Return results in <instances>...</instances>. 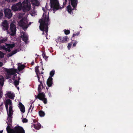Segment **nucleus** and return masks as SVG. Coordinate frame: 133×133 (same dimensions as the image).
I'll return each instance as SVG.
<instances>
[{
	"mask_svg": "<svg viewBox=\"0 0 133 133\" xmlns=\"http://www.w3.org/2000/svg\"><path fill=\"white\" fill-rule=\"evenodd\" d=\"M43 18L40 19L39 21L40 23L39 28L40 30L44 32L45 31L46 34L48 31V26L50 24L49 16H46V14L44 13L43 15Z\"/></svg>",
	"mask_w": 133,
	"mask_h": 133,
	"instance_id": "obj_1",
	"label": "nucleus"
},
{
	"mask_svg": "<svg viewBox=\"0 0 133 133\" xmlns=\"http://www.w3.org/2000/svg\"><path fill=\"white\" fill-rule=\"evenodd\" d=\"M5 45H0V48L2 50H4L6 52L8 51L9 52L11 51V49L15 47V44L14 43L7 44L5 43Z\"/></svg>",
	"mask_w": 133,
	"mask_h": 133,
	"instance_id": "obj_2",
	"label": "nucleus"
},
{
	"mask_svg": "<svg viewBox=\"0 0 133 133\" xmlns=\"http://www.w3.org/2000/svg\"><path fill=\"white\" fill-rule=\"evenodd\" d=\"M50 7L54 12L59 9V5L58 0H50Z\"/></svg>",
	"mask_w": 133,
	"mask_h": 133,
	"instance_id": "obj_3",
	"label": "nucleus"
},
{
	"mask_svg": "<svg viewBox=\"0 0 133 133\" xmlns=\"http://www.w3.org/2000/svg\"><path fill=\"white\" fill-rule=\"evenodd\" d=\"M5 71L7 73L6 77L7 79L10 78L11 76L14 75L15 73H17L18 74H19V73L17 72V69L13 68L9 69L6 68Z\"/></svg>",
	"mask_w": 133,
	"mask_h": 133,
	"instance_id": "obj_4",
	"label": "nucleus"
},
{
	"mask_svg": "<svg viewBox=\"0 0 133 133\" xmlns=\"http://www.w3.org/2000/svg\"><path fill=\"white\" fill-rule=\"evenodd\" d=\"M23 7V12H25L29 11L31 8L30 4L28 0H25L22 3Z\"/></svg>",
	"mask_w": 133,
	"mask_h": 133,
	"instance_id": "obj_5",
	"label": "nucleus"
},
{
	"mask_svg": "<svg viewBox=\"0 0 133 133\" xmlns=\"http://www.w3.org/2000/svg\"><path fill=\"white\" fill-rule=\"evenodd\" d=\"M12 10L15 11H20L22 9L23 10L22 4L21 2H19L16 4L12 5L11 7Z\"/></svg>",
	"mask_w": 133,
	"mask_h": 133,
	"instance_id": "obj_6",
	"label": "nucleus"
},
{
	"mask_svg": "<svg viewBox=\"0 0 133 133\" xmlns=\"http://www.w3.org/2000/svg\"><path fill=\"white\" fill-rule=\"evenodd\" d=\"M11 133H25V131L22 127L19 126L15 127L13 129H11Z\"/></svg>",
	"mask_w": 133,
	"mask_h": 133,
	"instance_id": "obj_7",
	"label": "nucleus"
},
{
	"mask_svg": "<svg viewBox=\"0 0 133 133\" xmlns=\"http://www.w3.org/2000/svg\"><path fill=\"white\" fill-rule=\"evenodd\" d=\"M10 32H8V33L11 36H14L16 35V25L13 23H11L10 25Z\"/></svg>",
	"mask_w": 133,
	"mask_h": 133,
	"instance_id": "obj_8",
	"label": "nucleus"
},
{
	"mask_svg": "<svg viewBox=\"0 0 133 133\" xmlns=\"http://www.w3.org/2000/svg\"><path fill=\"white\" fill-rule=\"evenodd\" d=\"M36 99L38 98L40 100L42 101L44 103L46 104L47 103V99L45 98V96L44 92H42V93H38L37 96L35 95Z\"/></svg>",
	"mask_w": 133,
	"mask_h": 133,
	"instance_id": "obj_9",
	"label": "nucleus"
},
{
	"mask_svg": "<svg viewBox=\"0 0 133 133\" xmlns=\"http://www.w3.org/2000/svg\"><path fill=\"white\" fill-rule=\"evenodd\" d=\"M4 13L5 17L8 19H10L12 16V14L11 10L8 9H5Z\"/></svg>",
	"mask_w": 133,
	"mask_h": 133,
	"instance_id": "obj_10",
	"label": "nucleus"
},
{
	"mask_svg": "<svg viewBox=\"0 0 133 133\" xmlns=\"http://www.w3.org/2000/svg\"><path fill=\"white\" fill-rule=\"evenodd\" d=\"M31 24V22H30L28 24H27L26 23H25L22 20H21L19 23L20 26L22 28L24 31L27 29L28 26L30 25Z\"/></svg>",
	"mask_w": 133,
	"mask_h": 133,
	"instance_id": "obj_11",
	"label": "nucleus"
},
{
	"mask_svg": "<svg viewBox=\"0 0 133 133\" xmlns=\"http://www.w3.org/2000/svg\"><path fill=\"white\" fill-rule=\"evenodd\" d=\"M1 26L3 30L7 31L9 28V25L7 21L6 20L3 21L2 22Z\"/></svg>",
	"mask_w": 133,
	"mask_h": 133,
	"instance_id": "obj_12",
	"label": "nucleus"
},
{
	"mask_svg": "<svg viewBox=\"0 0 133 133\" xmlns=\"http://www.w3.org/2000/svg\"><path fill=\"white\" fill-rule=\"evenodd\" d=\"M53 83V79L52 77H49L47 79L46 82V84L49 87H51L52 86Z\"/></svg>",
	"mask_w": 133,
	"mask_h": 133,
	"instance_id": "obj_13",
	"label": "nucleus"
},
{
	"mask_svg": "<svg viewBox=\"0 0 133 133\" xmlns=\"http://www.w3.org/2000/svg\"><path fill=\"white\" fill-rule=\"evenodd\" d=\"M71 5L74 8H76L78 3L77 0H70Z\"/></svg>",
	"mask_w": 133,
	"mask_h": 133,
	"instance_id": "obj_14",
	"label": "nucleus"
},
{
	"mask_svg": "<svg viewBox=\"0 0 133 133\" xmlns=\"http://www.w3.org/2000/svg\"><path fill=\"white\" fill-rule=\"evenodd\" d=\"M18 107L20 109V111L24 113L25 112V108L24 106L21 102H19Z\"/></svg>",
	"mask_w": 133,
	"mask_h": 133,
	"instance_id": "obj_15",
	"label": "nucleus"
},
{
	"mask_svg": "<svg viewBox=\"0 0 133 133\" xmlns=\"http://www.w3.org/2000/svg\"><path fill=\"white\" fill-rule=\"evenodd\" d=\"M22 32L23 33V35H22V40L26 43L28 41V36L25 35V33L23 31Z\"/></svg>",
	"mask_w": 133,
	"mask_h": 133,
	"instance_id": "obj_16",
	"label": "nucleus"
},
{
	"mask_svg": "<svg viewBox=\"0 0 133 133\" xmlns=\"http://www.w3.org/2000/svg\"><path fill=\"white\" fill-rule=\"evenodd\" d=\"M33 125L34 128L37 130H39L41 128V126L39 123H37L36 124H34Z\"/></svg>",
	"mask_w": 133,
	"mask_h": 133,
	"instance_id": "obj_17",
	"label": "nucleus"
},
{
	"mask_svg": "<svg viewBox=\"0 0 133 133\" xmlns=\"http://www.w3.org/2000/svg\"><path fill=\"white\" fill-rule=\"evenodd\" d=\"M6 95L8 97L11 99H14L15 97L14 94L13 93H11L10 92L7 93Z\"/></svg>",
	"mask_w": 133,
	"mask_h": 133,
	"instance_id": "obj_18",
	"label": "nucleus"
},
{
	"mask_svg": "<svg viewBox=\"0 0 133 133\" xmlns=\"http://www.w3.org/2000/svg\"><path fill=\"white\" fill-rule=\"evenodd\" d=\"M17 52V49L15 50H14L12 51L11 52L8 54L7 55V56L8 57H11L14 54L16 53Z\"/></svg>",
	"mask_w": 133,
	"mask_h": 133,
	"instance_id": "obj_19",
	"label": "nucleus"
},
{
	"mask_svg": "<svg viewBox=\"0 0 133 133\" xmlns=\"http://www.w3.org/2000/svg\"><path fill=\"white\" fill-rule=\"evenodd\" d=\"M25 67L26 66L23 65H19L18 66V70L19 71H20L24 69Z\"/></svg>",
	"mask_w": 133,
	"mask_h": 133,
	"instance_id": "obj_20",
	"label": "nucleus"
},
{
	"mask_svg": "<svg viewBox=\"0 0 133 133\" xmlns=\"http://www.w3.org/2000/svg\"><path fill=\"white\" fill-rule=\"evenodd\" d=\"M4 81V77L3 76H1L0 77V84L1 85L3 86Z\"/></svg>",
	"mask_w": 133,
	"mask_h": 133,
	"instance_id": "obj_21",
	"label": "nucleus"
},
{
	"mask_svg": "<svg viewBox=\"0 0 133 133\" xmlns=\"http://www.w3.org/2000/svg\"><path fill=\"white\" fill-rule=\"evenodd\" d=\"M69 38L67 36L63 37L62 39V43H63L65 42H66L68 41L69 40Z\"/></svg>",
	"mask_w": 133,
	"mask_h": 133,
	"instance_id": "obj_22",
	"label": "nucleus"
},
{
	"mask_svg": "<svg viewBox=\"0 0 133 133\" xmlns=\"http://www.w3.org/2000/svg\"><path fill=\"white\" fill-rule=\"evenodd\" d=\"M39 67V66H37L35 67V72L36 74L37 75H38V74L40 75V73L39 70L38 69V68Z\"/></svg>",
	"mask_w": 133,
	"mask_h": 133,
	"instance_id": "obj_23",
	"label": "nucleus"
},
{
	"mask_svg": "<svg viewBox=\"0 0 133 133\" xmlns=\"http://www.w3.org/2000/svg\"><path fill=\"white\" fill-rule=\"evenodd\" d=\"M56 41L57 43H62V38L61 37L58 36L57 39L55 40Z\"/></svg>",
	"mask_w": 133,
	"mask_h": 133,
	"instance_id": "obj_24",
	"label": "nucleus"
},
{
	"mask_svg": "<svg viewBox=\"0 0 133 133\" xmlns=\"http://www.w3.org/2000/svg\"><path fill=\"white\" fill-rule=\"evenodd\" d=\"M67 8L68 10V11L69 12V13H71V11L72 10H74L75 8H74L72 9L71 6L69 5L67 6Z\"/></svg>",
	"mask_w": 133,
	"mask_h": 133,
	"instance_id": "obj_25",
	"label": "nucleus"
},
{
	"mask_svg": "<svg viewBox=\"0 0 133 133\" xmlns=\"http://www.w3.org/2000/svg\"><path fill=\"white\" fill-rule=\"evenodd\" d=\"M5 104L8 105H12L11 101L9 99H7L6 101Z\"/></svg>",
	"mask_w": 133,
	"mask_h": 133,
	"instance_id": "obj_26",
	"label": "nucleus"
},
{
	"mask_svg": "<svg viewBox=\"0 0 133 133\" xmlns=\"http://www.w3.org/2000/svg\"><path fill=\"white\" fill-rule=\"evenodd\" d=\"M39 115L41 117H43L45 115L44 112L40 110L39 112Z\"/></svg>",
	"mask_w": 133,
	"mask_h": 133,
	"instance_id": "obj_27",
	"label": "nucleus"
},
{
	"mask_svg": "<svg viewBox=\"0 0 133 133\" xmlns=\"http://www.w3.org/2000/svg\"><path fill=\"white\" fill-rule=\"evenodd\" d=\"M35 2L34 3H33V4L36 6H38L39 4V2L37 0H36L34 1Z\"/></svg>",
	"mask_w": 133,
	"mask_h": 133,
	"instance_id": "obj_28",
	"label": "nucleus"
},
{
	"mask_svg": "<svg viewBox=\"0 0 133 133\" xmlns=\"http://www.w3.org/2000/svg\"><path fill=\"white\" fill-rule=\"evenodd\" d=\"M19 84V82L18 81L15 80L14 81V84L16 87H17Z\"/></svg>",
	"mask_w": 133,
	"mask_h": 133,
	"instance_id": "obj_29",
	"label": "nucleus"
},
{
	"mask_svg": "<svg viewBox=\"0 0 133 133\" xmlns=\"http://www.w3.org/2000/svg\"><path fill=\"white\" fill-rule=\"evenodd\" d=\"M7 39L6 38H4L3 39L0 40V44L2 43H5L7 41Z\"/></svg>",
	"mask_w": 133,
	"mask_h": 133,
	"instance_id": "obj_30",
	"label": "nucleus"
},
{
	"mask_svg": "<svg viewBox=\"0 0 133 133\" xmlns=\"http://www.w3.org/2000/svg\"><path fill=\"white\" fill-rule=\"evenodd\" d=\"M6 130L8 133H11V130L12 129L8 125L6 128Z\"/></svg>",
	"mask_w": 133,
	"mask_h": 133,
	"instance_id": "obj_31",
	"label": "nucleus"
},
{
	"mask_svg": "<svg viewBox=\"0 0 133 133\" xmlns=\"http://www.w3.org/2000/svg\"><path fill=\"white\" fill-rule=\"evenodd\" d=\"M42 56L43 57V58L45 59V60H46L48 58V57H47V56L46 55L45 53V52H43L42 54Z\"/></svg>",
	"mask_w": 133,
	"mask_h": 133,
	"instance_id": "obj_32",
	"label": "nucleus"
},
{
	"mask_svg": "<svg viewBox=\"0 0 133 133\" xmlns=\"http://www.w3.org/2000/svg\"><path fill=\"white\" fill-rule=\"evenodd\" d=\"M55 71L54 70H52L51 71L50 73V76L49 77H52L55 74Z\"/></svg>",
	"mask_w": 133,
	"mask_h": 133,
	"instance_id": "obj_33",
	"label": "nucleus"
},
{
	"mask_svg": "<svg viewBox=\"0 0 133 133\" xmlns=\"http://www.w3.org/2000/svg\"><path fill=\"white\" fill-rule=\"evenodd\" d=\"M64 31L65 34L66 35L69 34L70 32V30H64Z\"/></svg>",
	"mask_w": 133,
	"mask_h": 133,
	"instance_id": "obj_34",
	"label": "nucleus"
},
{
	"mask_svg": "<svg viewBox=\"0 0 133 133\" xmlns=\"http://www.w3.org/2000/svg\"><path fill=\"white\" fill-rule=\"evenodd\" d=\"M12 111H9V112H8V111H7V113H8V116L9 117H11L12 115Z\"/></svg>",
	"mask_w": 133,
	"mask_h": 133,
	"instance_id": "obj_35",
	"label": "nucleus"
},
{
	"mask_svg": "<svg viewBox=\"0 0 133 133\" xmlns=\"http://www.w3.org/2000/svg\"><path fill=\"white\" fill-rule=\"evenodd\" d=\"M4 54L2 52L0 51V59L3 58L4 57Z\"/></svg>",
	"mask_w": 133,
	"mask_h": 133,
	"instance_id": "obj_36",
	"label": "nucleus"
},
{
	"mask_svg": "<svg viewBox=\"0 0 133 133\" xmlns=\"http://www.w3.org/2000/svg\"><path fill=\"white\" fill-rule=\"evenodd\" d=\"M72 43V42H71L70 43H69L68 44L67 47L69 50L70 49Z\"/></svg>",
	"mask_w": 133,
	"mask_h": 133,
	"instance_id": "obj_37",
	"label": "nucleus"
},
{
	"mask_svg": "<svg viewBox=\"0 0 133 133\" xmlns=\"http://www.w3.org/2000/svg\"><path fill=\"white\" fill-rule=\"evenodd\" d=\"M7 2H15L17 0H5Z\"/></svg>",
	"mask_w": 133,
	"mask_h": 133,
	"instance_id": "obj_38",
	"label": "nucleus"
},
{
	"mask_svg": "<svg viewBox=\"0 0 133 133\" xmlns=\"http://www.w3.org/2000/svg\"><path fill=\"white\" fill-rule=\"evenodd\" d=\"M38 91L39 92V93H42V92H41V84H39L38 85Z\"/></svg>",
	"mask_w": 133,
	"mask_h": 133,
	"instance_id": "obj_39",
	"label": "nucleus"
},
{
	"mask_svg": "<svg viewBox=\"0 0 133 133\" xmlns=\"http://www.w3.org/2000/svg\"><path fill=\"white\" fill-rule=\"evenodd\" d=\"M80 32H79L76 33H75L73 34L72 37H74L75 36H78Z\"/></svg>",
	"mask_w": 133,
	"mask_h": 133,
	"instance_id": "obj_40",
	"label": "nucleus"
},
{
	"mask_svg": "<svg viewBox=\"0 0 133 133\" xmlns=\"http://www.w3.org/2000/svg\"><path fill=\"white\" fill-rule=\"evenodd\" d=\"M28 122V120L26 118H24L22 120L23 123H27Z\"/></svg>",
	"mask_w": 133,
	"mask_h": 133,
	"instance_id": "obj_41",
	"label": "nucleus"
},
{
	"mask_svg": "<svg viewBox=\"0 0 133 133\" xmlns=\"http://www.w3.org/2000/svg\"><path fill=\"white\" fill-rule=\"evenodd\" d=\"M32 104H31V105H30V108H29V111L30 110V109H31V108L32 107V109H31V112L32 111V110L34 108V106H32Z\"/></svg>",
	"mask_w": 133,
	"mask_h": 133,
	"instance_id": "obj_42",
	"label": "nucleus"
},
{
	"mask_svg": "<svg viewBox=\"0 0 133 133\" xmlns=\"http://www.w3.org/2000/svg\"><path fill=\"white\" fill-rule=\"evenodd\" d=\"M3 15V13L2 12L0 11V19L2 18Z\"/></svg>",
	"mask_w": 133,
	"mask_h": 133,
	"instance_id": "obj_43",
	"label": "nucleus"
},
{
	"mask_svg": "<svg viewBox=\"0 0 133 133\" xmlns=\"http://www.w3.org/2000/svg\"><path fill=\"white\" fill-rule=\"evenodd\" d=\"M69 1V3H70V0H68ZM65 2H64L63 3V5H65V4H66V3L67 2H68V0H65Z\"/></svg>",
	"mask_w": 133,
	"mask_h": 133,
	"instance_id": "obj_44",
	"label": "nucleus"
},
{
	"mask_svg": "<svg viewBox=\"0 0 133 133\" xmlns=\"http://www.w3.org/2000/svg\"><path fill=\"white\" fill-rule=\"evenodd\" d=\"M12 117H9V118H8V122H12Z\"/></svg>",
	"mask_w": 133,
	"mask_h": 133,
	"instance_id": "obj_45",
	"label": "nucleus"
},
{
	"mask_svg": "<svg viewBox=\"0 0 133 133\" xmlns=\"http://www.w3.org/2000/svg\"><path fill=\"white\" fill-rule=\"evenodd\" d=\"M78 42H77L76 41H75V42L73 44V45L74 47H75L76 46V44H77V43Z\"/></svg>",
	"mask_w": 133,
	"mask_h": 133,
	"instance_id": "obj_46",
	"label": "nucleus"
},
{
	"mask_svg": "<svg viewBox=\"0 0 133 133\" xmlns=\"http://www.w3.org/2000/svg\"><path fill=\"white\" fill-rule=\"evenodd\" d=\"M37 77L38 79V81L39 82H41L40 80V78L38 75H37Z\"/></svg>",
	"mask_w": 133,
	"mask_h": 133,
	"instance_id": "obj_47",
	"label": "nucleus"
},
{
	"mask_svg": "<svg viewBox=\"0 0 133 133\" xmlns=\"http://www.w3.org/2000/svg\"><path fill=\"white\" fill-rule=\"evenodd\" d=\"M12 106L11 105H10L9 107V110L12 111Z\"/></svg>",
	"mask_w": 133,
	"mask_h": 133,
	"instance_id": "obj_48",
	"label": "nucleus"
},
{
	"mask_svg": "<svg viewBox=\"0 0 133 133\" xmlns=\"http://www.w3.org/2000/svg\"><path fill=\"white\" fill-rule=\"evenodd\" d=\"M5 105L6 107V108L7 110V111H8V105L7 104H5Z\"/></svg>",
	"mask_w": 133,
	"mask_h": 133,
	"instance_id": "obj_49",
	"label": "nucleus"
},
{
	"mask_svg": "<svg viewBox=\"0 0 133 133\" xmlns=\"http://www.w3.org/2000/svg\"><path fill=\"white\" fill-rule=\"evenodd\" d=\"M12 122H8L7 123V124L8 125H11V124Z\"/></svg>",
	"mask_w": 133,
	"mask_h": 133,
	"instance_id": "obj_50",
	"label": "nucleus"
},
{
	"mask_svg": "<svg viewBox=\"0 0 133 133\" xmlns=\"http://www.w3.org/2000/svg\"><path fill=\"white\" fill-rule=\"evenodd\" d=\"M3 65V63L2 62H0V67L2 66Z\"/></svg>",
	"mask_w": 133,
	"mask_h": 133,
	"instance_id": "obj_51",
	"label": "nucleus"
},
{
	"mask_svg": "<svg viewBox=\"0 0 133 133\" xmlns=\"http://www.w3.org/2000/svg\"><path fill=\"white\" fill-rule=\"evenodd\" d=\"M2 92L0 90V97H2V96H1L2 95Z\"/></svg>",
	"mask_w": 133,
	"mask_h": 133,
	"instance_id": "obj_52",
	"label": "nucleus"
},
{
	"mask_svg": "<svg viewBox=\"0 0 133 133\" xmlns=\"http://www.w3.org/2000/svg\"><path fill=\"white\" fill-rule=\"evenodd\" d=\"M48 95L49 97H51V94L50 92L49 93Z\"/></svg>",
	"mask_w": 133,
	"mask_h": 133,
	"instance_id": "obj_53",
	"label": "nucleus"
},
{
	"mask_svg": "<svg viewBox=\"0 0 133 133\" xmlns=\"http://www.w3.org/2000/svg\"><path fill=\"white\" fill-rule=\"evenodd\" d=\"M16 77L15 76H13V77H12V79L13 80H15V78Z\"/></svg>",
	"mask_w": 133,
	"mask_h": 133,
	"instance_id": "obj_54",
	"label": "nucleus"
},
{
	"mask_svg": "<svg viewBox=\"0 0 133 133\" xmlns=\"http://www.w3.org/2000/svg\"><path fill=\"white\" fill-rule=\"evenodd\" d=\"M13 75H14L13 76H14L16 77V76L17 75V74H16L15 73V74Z\"/></svg>",
	"mask_w": 133,
	"mask_h": 133,
	"instance_id": "obj_55",
	"label": "nucleus"
},
{
	"mask_svg": "<svg viewBox=\"0 0 133 133\" xmlns=\"http://www.w3.org/2000/svg\"><path fill=\"white\" fill-rule=\"evenodd\" d=\"M20 77H18V79H18V80H17V81H18L19 82V81L20 80Z\"/></svg>",
	"mask_w": 133,
	"mask_h": 133,
	"instance_id": "obj_56",
	"label": "nucleus"
},
{
	"mask_svg": "<svg viewBox=\"0 0 133 133\" xmlns=\"http://www.w3.org/2000/svg\"><path fill=\"white\" fill-rule=\"evenodd\" d=\"M40 84H41V86L42 85H43V83H42V82H40Z\"/></svg>",
	"mask_w": 133,
	"mask_h": 133,
	"instance_id": "obj_57",
	"label": "nucleus"
},
{
	"mask_svg": "<svg viewBox=\"0 0 133 133\" xmlns=\"http://www.w3.org/2000/svg\"><path fill=\"white\" fill-rule=\"evenodd\" d=\"M34 62L33 61L32 63H31V64L32 65H34Z\"/></svg>",
	"mask_w": 133,
	"mask_h": 133,
	"instance_id": "obj_58",
	"label": "nucleus"
},
{
	"mask_svg": "<svg viewBox=\"0 0 133 133\" xmlns=\"http://www.w3.org/2000/svg\"><path fill=\"white\" fill-rule=\"evenodd\" d=\"M3 132V130H1L0 131V133H2Z\"/></svg>",
	"mask_w": 133,
	"mask_h": 133,
	"instance_id": "obj_59",
	"label": "nucleus"
},
{
	"mask_svg": "<svg viewBox=\"0 0 133 133\" xmlns=\"http://www.w3.org/2000/svg\"><path fill=\"white\" fill-rule=\"evenodd\" d=\"M9 81H10V82H11L12 81V80L11 79H9Z\"/></svg>",
	"mask_w": 133,
	"mask_h": 133,
	"instance_id": "obj_60",
	"label": "nucleus"
},
{
	"mask_svg": "<svg viewBox=\"0 0 133 133\" xmlns=\"http://www.w3.org/2000/svg\"><path fill=\"white\" fill-rule=\"evenodd\" d=\"M43 74V72H42L41 73H40V74Z\"/></svg>",
	"mask_w": 133,
	"mask_h": 133,
	"instance_id": "obj_61",
	"label": "nucleus"
},
{
	"mask_svg": "<svg viewBox=\"0 0 133 133\" xmlns=\"http://www.w3.org/2000/svg\"><path fill=\"white\" fill-rule=\"evenodd\" d=\"M42 87V88H43V87H44V86H43V85H41Z\"/></svg>",
	"mask_w": 133,
	"mask_h": 133,
	"instance_id": "obj_62",
	"label": "nucleus"
},
{
	"mask_svg": "<svg viewBox=\"0 0 133 133\" xmlns=\"http://www.w3.org/2000/svg\"><path fill=\"white\" fill-rule=\"evenodd\" d=\"M46 89H47V90H48V88L47 87H46Z\"/></svg>",
	"mask_w": 133,
	"mask_h": 133,
	"instance_id": "obj_63",
	"label": "nucleus"
},
{
	"mask_svg": "<svg viewBox=\"0 0 133 133\" xmlns=\"http://www.w3.org/2000/svg\"><path fill=\"white\" fill-rule=\"evenodd\" d=\"M17 88V89L18 90V89H19V88L18 87Z\"/></svg>",
	"mask_w": 133,
	"mask_h": 133,
	"instance_id": "obj_64",
	"label": "nucleus"
}]
</instances>
